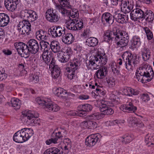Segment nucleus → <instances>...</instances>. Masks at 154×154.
<instances>
[{"label": "nucleus", "mask_w": 154, "mask_h": 154, "mask_svg": "<svg viewBox=\"0 0 154 154\" xmlns=\"http://www.w3.org/2000/svg\"><path fill=\"white\" fill-rule=\"evenodd\" d=\"M104 41L108 42L115 38L118 41L117 44L120 47L127 46L129 41V37L127 33L124 31L115 28L112 31L108 30L104 36Z\"/></svg>", "instance_id": "1"}, {"label": "nucleus", "mask_w": 154, "mask_h": 154, "mask_svg": "<svg viewBox=\"0 0 154 154\" xmlns=\"http://www.w3.org/2000/svg\"><path fill=\"white\" fill-rule=\"evenodd\" d=\"M32 130L24 128L15 133L13 137L14 141L18 143H22L27 140L33 134Z\"/></svg>", "instance_id": "2"}, {"label": "nucleus", "mask_w": 154, "mask_h": 154, "mask_svg": "<svg viewBox=\"0 0 154 154\" xmlns=\"http://www.w3.org/2000/svg\"><path fill=\"white\" fill-rule=\"evenodd\" d=\"M17 30L21 35H28L29 34L31 30V25L25 20L19 22L18 25Z\"/></svg>", "instance_id": "3"}, {"label": "nucleus", "mask_w": 154, "mask_h": 154, "mask_svg": "<svg viewBox=\"0 0 154 154\" xmlns=\"http://www.w3.org/2000/svg\"><path fill=\"white\" fill-rule=\"evenodd\" d=\"M42 57L43 61L42 62L43 65H41V66L45 67L47 66V68L50 69V67H51L53 65L55 64V60L51 52H43Z\"/></svg>", "instance_id": "4"}, {"label": "nucleus", "mask_w": 154, "mask_h": 154, "mask_svg": "<svg viewBox=\"0 0 154 154\" xmlns=\"http://www.w3.org/2000/svg\"><path fill=\"white\" fill-rule=\"evenodd\" d=\"M22 115L23 116L22 117H23V121L25 123L28 125L32 123L35 124L36 122L35 118L39 116L38 114H35L33 112L31 111L23 112Z\"/></svg>", "instance_id": "5"}, {"label": "nucleus", "mask_w": 154, "mask_h": 154, "mask_svg": "<svg viewBox=\"0 0 154 154\" xmlns=\"http://www.w3.org/2000/svg\"><path fill=\"white\" fill-rule=\"evenodd\" d=\"M69 66L66 68V71L68 73H66L67 77L70 79H72L75 76V71L80 66V62L76 61L69 63Z\"/></svg>", "instance_id": "6"}, {"label": "nucleus", "mask_w": 154, "mask_h": 154, "mask_svg": "<svg viewBox=\"0 0 154 154\" xmlns=\"http://www.w3.org/2000/svg\"><path fill=\"white\" fill-rule=\"evenodd\" d=\"M28 54L30 53L35 54L40 49V45L38 42L34 39L30 40L27 42Z\"/></svg>", "instance_id": "7"}, {"label": "nucleus", "mask_w": 154, "mask_h": 154, "mask_svg": "<svg viewBox=\"0 0 154 154\" xmlns=\"http://www.w3.org/2000/svg\"><path fill=\"white\" fill-rule=\"evenodd\" d=\"M123 61L125 62V68L128 70L132 69L131 63L133 64L134 56L128 52L124 53L122 56Z\"/></svg>", "instance_id": "8"}, {"label": "nucleus", "mask_w": 154, "mask_h": 154, "mask_svg": "<svg viewBox=\"0 0 154 154\" xmlns=\"http://www.w3.org/2000/svg\"><path fill=\"white\" fill-rule=\"evenodd\" d=\"M65 30L64 28L60 26H53L49 29V34H51L53 37L56 38L62 36Z\"/></svg>", "instance_id": "9"}, {"label": "nucleus", "mask_w": 154, "mask_h": 154, "mask_svg": "<svg viewBox=\"0 0 154 154\" xmlns=\"http://www.w3.org/2000/svg\"><path fill=\"white\" fill-rule=\"evenodd\" d=\"M45 17L47 20L51 22L57 21L59 19L56 11L52 8L48 9L45 13Z\"/></svg>", "instance_id": "10"}, {"label": "nucleus", "mask_w": 154, "mask_h": 154, "mask_svg": "<svg viewBox=\"0 0 154 154\" xmlns=\"http://www.w3.org/2000/svg\"><path fill=\"white\" fill-rule=\"evenodd\" d=\"M21 15L24 18L28 20V21H33L38 18L36 13L31 10H26L22 11Z\"/></svg>", "instance_id": "11"}, {"label": "nucleus", "mask_w": 154, "mask_h": 154, "mask_svg": "<svg viewBox=\"0 0 154 154\" xmlns=\"http://www.w3.org/2000/svg\"><path fill=\"white\" fill-rule=\"evenodd\" d=\"M134 2L132 0H122L121 9L125 13H129L133 9Z\"/></svg>", "instance_id": "12"}, {"label": "nucleus", "mask_w": 154, "mask_h": 154, "mask_svg": "<svg viewBox=\"0 0 154 154\" xmlns=\"http://www.w3.org/2000/svg\"><path fill=\"white\" fill-rule=\"evenodd\" d=\"M113 17L117 22L122 24L126 23L128 19V15L126 13L124 14H121L119 10L115 11Z\"/></svg>", "instance_id": "13"}, {"label": "nucleus", "mask_w": 154, "mask_h": 154, "mask_svg": "<svg viewBox=\"0 0 154 154\" xmlns=\"http://www.w3.org/2000/svg\"><path fill=\"white\" fill-rule=\"evenodd\" d=\"M100 137V135L98 133L91 134L86 139V145L89 146H93L97 142Z\"/></svg>", "instance_id": "14"}, {"label": "nucleus", "mask_w": 154, "mask_h": 154, "mask_svg": "<svg viewBox=\"0 0 154 154\" xmlns=\"http://www.w3.org/2000/svg\"><path fill=\"white\" fill-rule=\"evenodd\" d=\"M14 46L18 54H22L23 53L26 55L28 54L27 44H25L20 42H15Z\"/></svg>", "instance_id": "15"}, {"label": "nucleus", "mask_w": 154, "mask_h": 154, "mask_svg": "<svg viewBox=\"0 0 154 154\" xmlns=\"http://www.w3.org/2000/svg\"><path fill=\"white\" fill-rule=\"evenodd\" d=\"M96 53V54L94 55V57H97L99 59V61L101 62L102 64H105L107 62V58L103 49L101 48H99Z\"/></svg>", "instance_id": "16"}, {"label": "nucleus", "mask_w": 154, "mask_h": 154, "mask_svg": "<svg viewBox=\"0 0 154 154\" xmlns=\"http://www.w3.org/2000/svg\"><path fill=\"white\" fill-rule=\"evenodd\" d=\"M143 10L139 8H136L133 10L130 13L131 19L132 20H137L138 19L143 18Z\"/></svg>", "instance_id": "17"}, {"label": "nucleus", "mask_w": 154, "mask_h": 154, "mask_svg": "<svg viewBox=\"0 0 154 154\" xmlns=\"http://www.w3.org/2000/svg\"><path fill=\"white\" fill-rule=\"evenodd\" d=\"M92 108V106L89 104L80 105L78 108V112L79 113V116L82 117L85 116L87 112L91 111Z\"/></svg>", "instance_id": "18"}, {"label": "nucleus", "mask_w": 154, "mask_h": 154, "mask_svg": "<svg viewBox=\"0 0 154 154\" xmlns=\"http://www.w3.org/2000/svg\"><path fill=\"white\" fill-rule=\"evenodd\" d=\"M62 37V41L65 44H70L73 42L74 40L72 34L66 32V30L63 33Z\"/></svg>", "instance_id": "19"}, {"label": "nucleus", "mask_w": 154, "mask_h": 154, "mask_svg": "<svg viewBox=\"0 0 154 154\" xmlns=\"http://www.w3.org/2000/svg\"><path fill=\"white\" fill-rule=\"evenodd\" d=\"M143 12V18L149 23H152L154 19V14L152 11L148 9L145 8Z\"/></svg>", "instance_id": "20"}, {"label": "nucleus", "mask_w": 154, "mask_h": 154, "mask_svg": "<svg viewBox=\"0 0 154 154\" xmlns=\"http://www.w3.org/2000/svg\"><path fill=\"white\" fill-rule=\"evenodd\" d=\"M102 105L99 106V109L102 114L104 115H111L114 113L113 110L110 107L108 106L104 103H101Z\"/></svg>", "instance_id": "21"}, {"label": "nucleus", "mask_w": 154, "mask_h": 154, "mask_svg": "<svg viewBox=\"0 0 154 154\" xmlns=\"http://www.w3.org/2000/svg\"><path fill=\"white\" fill-rule=\"evenodd\" d=\"M80 125L83 128H87L89 129H94L97 126V124L96 122L91 120L84 121L81 122Z\"/></svg>", "instance_id": "22"}, {"label": "nucleus", "mask_w": 154, "mask_h": 154, "mask_svg": "<svg viewBox=\"0 0 154 154\" xmlns=\"http://www.w3.org/2000/svg\"><path fill=\"white\" fill-rule=\"evenodd\" d=\"M49 69L51 72L52 77L54 79H57L60 76V69L57 65H54L51 67H50Z\"/></svg>", "instance_id": "23"}, {"label": "nucleus", "mask_w": 154, "mask_h": 154, "mask_svg": "<svg viewBox=\"0 0 154 154\" xmlns=\"http://www.w3.org/2000/svg\"><path fill=\"white\" fill-rule=\"evenodd\" d=\"M71 141L69 138L64 139L63 145L61 147L63 150L62 153H64L65 154H67L68 153L71 147Z\"/></svg>", "instance_id": "24"}, {"label": "nucleus", "mask_w": 154, "mask_h": 154, "mask_svg": "<svg viewBox=\"0 0 154 154\" xmlns=\"http://www.w3.org/2000/svg\"><path fill=\"white\" fill-rule=\"evenodd\" d=\"M149 64L147 63L143 62L139 68L137 70L136 72V75H139L140 76L146 74L147 69H148Z\"/></svg>", "instance_id": "25"}, {"label": "nucleus", "mask_w": 154, "mask_h": 154, "mask_svg": "<svg viewBox=\"0 0 154 154\" xmlns=\"http://www.w3.org/2000/svg\"><path fill=\"white\" fill-rule=\"evenodd\" d=\"M102 22L105 20L109 24H112L114 22V18L113 16L109 13H104L102 16Z\"/></svg>", "instance_id": "26"}, {"label": "nucleus", "mask_w": 154, "mask_h": 154, "mask_svg": "<svg viewBox=\"0 0 154 154\" xmlns=\"http://www.w3.org/2000/svg\"><path fill=\"white\" fill-rule=\"evenodd\" d=\"M123 92L125 95L128 96H132V95H137L140 92L139 91L134 90L130 87H127L124 88Z\"/></svg>", "instance_id": "27"}, {"label": "nucleus", "mask_w": 154, "mask_h": 154, "mask_svg": "<svg viewBox=\"0 0 154 154\" xmlns=\"http://www.w3.org/2000/svg\"><path fill=\"white\" fill-rule=\"evenodd\" d=\"M107 72V68L103 66L98 70L96 74L98 78L103 79L106 76Z\"/></svg>", "instance_id": "28"}, {"label": "nucleus", "mask_w": 154, "mask_h": 154, "mask_svg": "<svg viewBox=\"0 0 154 154\" xmlns=\"http://www.w3.org/2000/svg\"><path fill=\"white\" fill-rule=\"evenodd\" d=\"M50 47L52 51L54 53L59 52L61 50L60 44L56 41H53L51 42Z\"/></svg>", "instance_id": "29"}, {"label": "nucleus", "mask_w": 154, "mask_h": 154, "mask_svg": "<svg viewBox=\"0 0 154 154\" xmlns=\"http://www.w3.org/2000/svg\"><path fill=\"white\" fill-rule=\"evenodd\" d=\"M54 93L57 96L63 99L66 98L65 95L67 93L65 90L61 88H55Z\"/></svg>", "instance_id": "30"}, {"label": "nucleus", "mask_w": 154, "mask_h": 154, "mask_svg": "<svg viewBox=\"0 0 154 154\" xmlns=\"http://www.w3.org/2000/svg\"><path fill=\"white\" fill-rule=\"evenodd\" d=\"M75 20H76V18L71 19L69 17V20H68L66 23V27L68 29L75 31V29L77 28H76V26H75Z\"/></svg>", "instance_id": "31"}, {"label": "nucleus", "mask_w": 154, "mask_h": 154, "mask_svg": "<svg viewBox=\"0 0 154 154\" xmlns=\"http://www.w3.org/2000/svg\"><path fill=\"white\" fill-rule=\"evenodd\" d=\"M47 34L46 32L40 30L36 32V38L39 40H46L47 39V37L46 36Z\"/></svg>", "instance_id": "32"}, {"label": "nucleus", "mask_w": 154, "mask_h": 154, "mask_svg": "<svg viewBox=\"0 0 154 154\" xmlns=\"http://www.w3.org/2000/svg\"><path fill=\"white\" fill-rule=\"evenodd\" d=\"M62 131H58L57 129L55 130L51 134V137L53 138L54 143H57L59 139L61 138L63 136Z\"/></svg>", "instance_id": "33"}, {"label": "nucleus", "mask_w": 154, "mask_h": 154, "mask_svg": "<svg viewBox=\"0 0 154 154\" xmlns=\"http://www.w3.org/2000/svg\"><path fill=\"white\" fill-rule=\"evenodd\" d=\"M98 43L97 39L93 37H90L87 38L85 42L86 45L90 47L95 46L97 45Z\"/></svg>", "instance_id": "34"}, {"label": "nucleus", "mask_w": 154, "mask_h": 154, "mask_svg": "<svg viewBox=\"0 0 154 154\" xmlns=\"http://www.w3.org/2000/svg\"><path fill=\"white\" fill-rule=\"evenodd\" d=\"M5 5L6 9L9 11H13L16 8L17 5L9 1L5 0Z\"/></svg>", "instance_id": "35"}, {"label": "nucleus", "mask_w": 154, "mask_h": 154, "mask_svg": "<svg viewBox=\"0 0 154 154\" xmlns=\"http://www.w3.org/2000/svg\"><path fill=\"white\" fill-rule=\"evenodd\" d=\"M136 77L138 81H140L142 83H147L150 81L152 79V78H151L150 77L147 76L146 74L143 75H136Z\"/></svg>", "instance_id": "36"}, {"label": "nucleus", "mask_w": 154, "mask_h": 154, "mask_svg": "<svg viewBox=\"0 0 154 154\" xmlns=\"http://www.w3.org/2000/svg\"><path fill=\"white\" fill-rule=\"evenodd\" d=\"M11 103L12 106L15 107L17 110L19 109L21 106L20 100L18 99L14 98L11 99Z\"/></svg>", "instance_id": "37"}, {"label": "nucleus", "mask_w": 154, "mask_h": 154, "mask_svg": "<svg viewBox=\"0 0 154 154\" xmlns=\"http://www.w3.org/2000/svg\"><path fill=\"white\" fill-rule=\"evenodd\" d=\"M39 45L41 50H42V49H44V50L43 52H46H46H49V50L50 48V44H49V43L44 40H43L40 42Z\"/></svg>", "instance_id": "38"}, {"label": "nucleus", "mask_w": 154, "mask_h": 154, "mask_svg": "<svg viewBox=\"0 0 154 154\" xmlns=\"http://www.w3.org/2000/svg\"><path fill=\"white\" fill-rule=\"evenodd\" d=\"M142 57L143 60L146 61L150 57V51L146 47H144L142 51Z\"/></svg>", "instance_id": "39"}, {"label": "nucleus", "mask_w": 154, "mask_h": 154, "mask_svg": "<svg viewBox=\"0 0 154 154\" xmlns=\"http://www.w3.org/2000/svg\"><path fill=\"white\" fill-rule=\"evenodd\" d=\"M43 154H60V152L57 148L51 147L47 149Z\"/></svg>", "instance_id": "40"}, {"label": "nucleus", "mask_w": 154, "mask_h": 154, "mask_svg": "<svg viewBox=\"0 0 154 154\" xmlns=\"http://www.w3.org/2000/svg\"><path fill=\"white\" fill-rule=\"evenodd\" d=\"M58 57L59 61L63 63L68 62L70 59L68 55H66V54H65L63 53L58 54Z\"/></svg>", "instance_id": "41"}, {"label": "nucleus", "mask_w": 154, "mask_h": 154, "mask_svg": "<svg viewBox=\"0 0 154 154\" xmlns=\"http://www.w3.org/2000/svg\"><path fill=\"white\" fill-rule=\"evenodd\" d=\"M132 45L134 48H138L141 44L140 38L138 36H134L133 37Z\"/></svg>", "instance_id": "42"}, {"label": "nucleus", "mask_w": 154, "mask_h": 154, "mask_svg": "<svg viewBox=\"0 0 154 154\" xmlns=\"http://www.w3.org/2000/svg\"><path fill=\"white\" fill-rule=\"evenodd\" d=\"M145 141L146 144L150 143L151 145L154 144V134H147L145 137Z\"/></svg>", "instance_id": "43"}, {"label": "nucleus", "mask_w": 154, "mask_h": 154, "mask_svg": "<svg viewBox=\"0 0 154 154\" xmlns=\"http://www.w3.org/2000/svg\"><path fill=\"white\" fill-rule=\"evenodd\" d=\"M4 19L0 22V26L4 27L6 26L9 23L10 18L9 16L6 14L4 13Z\"/></svg>", "instance_id": "44"}, {"label": "nucleus", "mask_w": 154, "mask_h": 154, "mask_svg": "<svg viewBox=\"0 0 154 154\" xmlns=\"http://www.w3.org/2000/svg\"><path fill=\"white\" fill-rule=\"evenodd\" d=\"M95 62L97 63H98V62H100L97 57H92V58L90 59L87 65L88 68L91 69L93 66L95 65Z\"/></svg>", "instance_id": "45"}, {"label": "nucleus", "mask_w": 154, "mask_h": 154, "mask_svg": "<svg viewBox=\"0 0 154 154\" xmlns=\"http://www.w3.org/2000/svg\"><path fill=\"white\" fill-rule=\"evenodd\" d=\"M143 29L146 33L147 39L149 40L152 39L153 37V35L149 29L146 27H143Z\"/></svg>", "instance_id": "46"}, {"label": "nucleus", "mask_w": 154, "mask_h": 154, "mask_svg": "<svg viewBox=\"0 0 154 154\" xmlns=\"http://www.w3.org/2000/svg\"><path fill=\"white\" fill-rule=\"evenodd\" d=\"M112 72L116 75L120 74V71L118 67V65L116 63H112L111 66Z\"/></svg>", "instance_id": "47"}, {"label": "nucleus", "mask_w": 154, "mask_h": 154, "mask_svg": "<svg viewBox=\"0 0 154 154\" xmlns=\"http://www.w3.org/2000/svg\"><path fill=\"white\" fill-rule=\"evenodd\" d=\"M106 81L107 83V85L109 87H112L115 85V80L113 77H110L107 78Z\"/></svg>", "instance_id": "48"}, {"label": "nucleus", "mask_w": 154, "mask_h": 154, "mask_svg": "<svg viewBox=\"0 0 154 154\" xmlns=\"http://www.w3.org/2000/svg\"><path fill=\"white\" fill-rule=\"evenodd\" d=\"M53 102L48 101V100L45 105L43 107V108L45 110L48 111H53V109H52V106Z\"/></svg>", "instance_id": "49"}, {"label": "nucleus", "mask_w": 154, "mask_h": 154, "mask_svg": "<svg viewBox=\"0 0 154 154\" xmlns=\"http://www.w3.org/2000/svg\"><path fill=\"white\" fill-rule=\"evenodd\" d=\"M122 138L123 140L122 141V142L125 144L130 142L132 140L131 136L128 134L124 135L122 137Z\"/></svg>", "instance_id": "50"}, {"label": "nucleus", "mask_w": 154, "mask_h": 154, "mask_svg": "<svg viewBox=\"0 0 154 154\" xmlns=\"http://www.w3.org/2000/svg\"><path fill=\"white\" fill-rule=\"evenodd\" d=\"M75 21L76 28H77L75 29V31L80 30L83 28L84 24L82 21L79 20L76 18Z\"/></svg>", "instance_id": "51"}, {"label": "nucleus", "mask_w": 154, "mask_h": 154, "mask_svg": "<svg viewBox=\"0 0 154 154\" xmlns=\"http://www.w3.org/2000/svg\"><path fill=\"white\" fill-rule=\"evenodd\" d=\"M128 111H132L133 112L137 110L136 106H134L132 102H127Z\"/></svg>", "instance_id": "52"}, {"label": "nucleus", "mask_w": 154, "mask_h": 154, "mask_svg": "<svg viewBox=\"0 0 154 154\" xmlns=\"http://www.w3.org/2000/svg\"><path fill=\"white\" fill-rule=\"evenodd\" d=\"M60 4L62 7H65L67 8H70L71 7V6L68 0L63 1L62 2L60 3Z\"/></svg>", "instance_id": "53"}, {"label": "nucleus", "mask_w": 154, "mask_h": 154, "mask_svg": "<svg viewBox=\"0 0 154 154\" xmlns=\"http://www.w3.org/2000/svg\"><path fill=\"white\" fill-rule=\"evenodd\" d=\"M146 69L147 72L146 74L147 76H149L150 77L152 76L151 78H152L154 76V72L152 68L150 67L149 65L148 69Z\"/></svg>", "instance_id": "54"}, {"label": "nucleus", "mask_w": 154, "mask_h": 154, "mask_svg": "<svg viewBox=\"0 0 154 154\" xmlns=\"http://www.w3.org/2000/svg\"><path fill=\"white\" fill-rule=\"evenodd\" d=\"M128 120L129 123L131 124L132 126L135 127V125L137 121V119L135 117H130L128 119Z\"/></svg>", "instance_id": "55"}, {"label": "nucleus", "mask_w": 154, "mask_h": 154, "mask_svg": "<svg viewBox=\"0 0 154 154\" xmlns=\"http://www.w3.org/2000/svg\"><path fill=\"white\" fill-rule=\"evenodd\" d=\"M78 11L76 9H72L69 13V15L72 18H74L78 16Z\"/></svg>", "instance_id": "56"}, {"label": "nucleus", "mask_w": 154, "mask_h": 154, "mask_svg": "<svg viewBox=\"0 0 154 154\" xmlns=\"http://www.w3.org/2000/svg\"><path fill=\"white\" fill-rule=\"evenodd\" d=\"M96 91L98 94H100L103 96L106 94V92L103 90L102 87H97L96 88Z\"/></svg>", "instance_id": "57"}, {"label": "nucleus", "mask_w": 154, "mask_h": 154, "mask_svg": "<svg viewBox=\"0 0 154 154\" xmlns=\"http://www.w3.org/2000/svg\"><path fill=\"white\" fill-rule=\"evenodd\" d=\"M47 100H42L40 98H38L36 99V101L38 103L39 105H41L43 107L45 105L47 101Z\"/></svg>", "instance_id": "58"}, {"label": "nucleus", "mask_w": 154, "mask_h": 154, "mask_svg": "<svg viewBox=\"0 0 154 154\" xmlns=\"http://www.w3.org/2000/svg\"><path fill=\"white\" fill-rule=\"evenodd\" d=\"M141 99L142 100L145 102H147L150 99V98L147 94H143L141 96Z\"/></svg>", "instance_id": "59"}, {"label": "nucleus", "mask_w": 154, "mask_h": 154, "mask_svg": "<svg viewBox=\"0 0 154 154\" xmlns=\"http://www.w3.org/2000/svg\"><path fill=\"white\" fill-rule=\"evenodd\" d=\"M101 65H103L102 64L101 62H98V63H97L96 62H95V65L94 66H93L92 68L91 69H97L100 67V66H101Z\"/></svg>", "instance_id": "60"}, {"label": "nucleus", "mask_w": 154, "mask_h": 154, "mask_svg": "<svg viewBox=\"0 0 154 154\" xmlns=\"http://www.w3.org/2000/svg\"><path fill=\"white\" fill-rule=\"evenodd\" d=\"M52 109H53V111L57 112L60 109V107L57 104L53 102Z\"/></svg>", "instance_id": "61"}, {"label": "nucleus", "mask_w": 154, "mask_h": 154, "mask_svg": "<svg viewBox=\"0 0 154 154\" xmlns=\"http://www.w3.org/2000/svg\"><path fill=\"white\" fill-rule=\"evenodd\" d=\"M91 34V32L89 29H85L82 34V35L84 37H86Z\"/></svg>", "instance_id": "62"}, {"label": "nucleus", "mask_w": 154, "mask_h": 154, "mask_svg": "<svg viewBox=\"0 0 154 154\" xmlns=\"http://www.w3.org/2000/svg\"><path fill=\"white\" fill-rule=\"evenodd\" d=\"M7 77V75L4 72H2L0 71V81L5 79Z\"/></svg>", "instance_id": "63"}, {"label": "nucleus", "mask_w": 154, "mask_h": 154, "mask_svg": "<svg viewBox=\"0 0 154 154\" xmlns=\"http://www.w3.org/2000/svg\"><path fill=\"white\" fill-rule=\"evenodd\" d=\"M76 112L73 111H70L68 112L67 113L68 115L70 116H79V113L77 112L78 113H76Z\"/></svg>", "instance_id": "64"}]
</instances>
